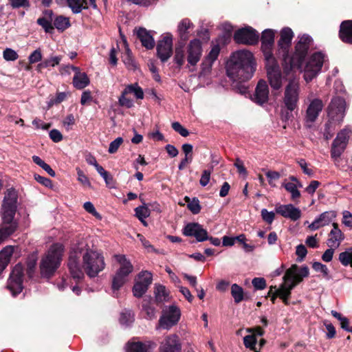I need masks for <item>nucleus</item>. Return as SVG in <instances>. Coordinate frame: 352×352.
Returning <instances> with one entry per match:
<instances>
[{"instance_id": "obj_1", "label": "nucleus", "mask_w": 352, "mask_h": 352, "mask_svg": "<svg viewBox=\"0 0 352 352\" xmlns=\"http://www.w3.org/2000/svg\"><path fill=\"white\" fill-rule=\"evenodd\" d=\"M68 268L72 278L82 280L85 272L90 278H94L105 267L103 255L90 249L87 240L79 241L70 252L68 260Z\"/></svg>"}, {"instance_id": "obj_2", "label": "nucleus", "mask_w": 352, "mask_h": 352, "mask_svg": "<svg viewBox=\"0 0 352 352\" xmlns=\"http://www.w3.org/2000/svg\"><path fill=\"white\" fill-rule=\"evenodd\" d=\"M256 62L253 54L248 50H239L232 54L226 65L228 76L233 80V88L241 94L248 91L245 82L256 71Z\"/></svg>"}, {"instance_id": "obj_3", "label": "nucleus", "mask_w": 352, "mask_h": 352, "mask_svg": "<svg viewBox=\"0 0 352 352\" xmlns=\"http://www.w3.org/2000/svg\"><path fill=\"white\" fill-rule=\"evenodd\" d=\"M308 276L309 268L307 266L298 268L296 265H293L285 272L283 277V282L280 287L278 288H276V286L270 287V292L274 289L275 293V296L272 297V301L278 296L283 299L285 304L287 305L292 290L302 281L303 278Z\"/></svg>"}, {"instance_id": "obj_4", "label": "nucleus", "mask_w": 352, "mask_h": 352, "mask_svg": "<svg viewBox=\"0 0 352 352\" xmlns=\"http://www.w3.org/2000/svg\"><path fill=\"white\" fill-rule=\"evenodd\" d=\"M312 43V38L307 34L300 37L295 46V52L293 55L290 56L288 54V59L285 62L281 63L285 74H289L290 72H296L297 69H301Z\"/></svg>"}, {"instance_id": "obj_5", "label": "nucleus", "mask_w": 352, "mask_h": 352, "mask_svg": "<svg viewBox=\"0 0 352 352\" xmlns=\"http://www.w3.org/2000/svg\"><path fill=\"white\" fill-rule=\"evenodd\" d=\"M63 251L64 246L61 243H56L50 246L40 263L42 277L50 278L54 274L60 265Z\"/></svg>"}, {"instance_id": "obj_6", "label": "nucleus", "mask_w": 352, "mask_h": 352, "mask_svg": "<svg viewBox=\"0 0 352 352\" xmlns=\"http://www.w3.org/2000/svg\"><path fill=\"white\" fill-rule=\"evenodd\" d=\"M286 80L288 84L285 87L283 97V103L289 111H294L298 108L299 101L300 87L298 79L296 78V72H290L285 74Z\"/></svg>"}, {"instance_id": "obj_7", "label": "nucleus", "mask_w": 352, "mask_h": 352, "mask_svg": "<svg viewBox=\"0 0 352 352\" xmlns=\"http://www.w3.org/2000/svg\"><path fill=\"white\" fill-rule=\"evenodd\" d=\"M116 261L120 264V267L113 278L112 289L118 291L129 280V274L133 270V266L124 255L118 254L115 256Z\"/></svg>"}, {"instance_id": "obj_8", "label": "nucleus", "mask_w": 352, "mask_h": 352, "mask_svg": "<svg viewBox=\"0 0 352 352\" xmlns=\"http://www.w3.org/2000/svg\"><path fill=\"white\" fill-rule=\"evenodd\" d=\"M181 318L180 309L175 305L165 306L162 311L158 323L155 327L157 330H170L177 325Z\"/></svg>"}, {"instance_id": "obj_9", "label": "nucleus", "mask_w": 352, "mask_h": 352, "mask_svg": "<svg viewBox=\"0 0 352 352\" xmlns=\"http://www.w3.org/2000/svg\"><path fill=\"white\" fill-rule=\"evenodd\" d=\"M265 67L271 87L273 89L278 90L282 87L283 79L286 80L285 74L283 72L284 76H282L276 58L265 60Z\"/></svg>"}, {"instance_id": "obj_10", "label": "nucleus", "mask_w": 352, "mask_h": 352, "mask_svg": "<svg viewBox=\"0 0 352 352\" xmlns=\"http://www.w3.org/2000/svg\"><path fill=\"white\" fill-rule=\"evenodd\" d=\"M324 63V55L321 52L314 53L307 62L304 69V79L311 82L321 71Z\"/></svg>"}, {"instance_id": "obj_11", "label": "nucleus", "mask_w": 352, "mask_h": 352, "mask_svg": "<svg viewBox=\"0 0 352 352\" xmlns=\"http://www.w3.org/2000/svg\"><path fill=\"white\" fill-rule=\"evenodd\" d=\"M294 37V32L290 28H283L280 32V39L278 41L277 57L281 63L288 59V54L292 45V40Z\"/></svg>"}, {"instance_id": "obj_12", "label": "nucleus", "mask_w": 352, "mask_h": 352, "mask_svg": "<svg viewBox=\"0 0 352 352\" xmlns=\"http://www.w3.org/2000/svg\"><path fill=\"white\" fill-rule=\"evenodd\" d=\"M233 39L238 44L254 45L259 41V34L253 28L248 26L236 30Z\"/></svg>"}, {"instance_id": "obj_13", "label": "nucleus", "mask_w": 352, "mask_h": 352, "mask_svg": "<svg viewBox=\"0 0 352 352\" xmlns=\"http://www.w3.org/2000/svg\"><path fill=\"white\" fill-rule=\"evenodd\" d=\"M351 131L349 129H342L333 141L331 148V156L336 161L338 160L344 151L348 144Z\"/></svg>"}, {"instance_id": "obj_14", "label": "nucleus", "mask_w": 352, "mask_h": 352, "mask_svg": "<svg viewBox=\"0 0 352 352\" xmlns=\"http://www.w3.org/2000/svg\"><path fill=\"white\" fill-rule=\"evenodd\" d=\"M23 267L21 264H16L8 280L7 288L13 296L22 292L23 289Z\"/></svg>"}, {"instance_id": "obj_15", "label": "nucleus", "mask_w": 352, "mask_h": 352, "mask_svg": "<svg viewBox=\"0 0 352 352\" xmlns=\"http://www.w3.org/2000/svg\"><path fill=\"white\" fill-rule=\"evenodd\" d=\"M275 34L276 31L272 29H266L261 34V50L265 60L276 58L272 52L274 46Z\"/></svg>"}, {"instance_id": "obj_16", "label": "nucleus", "mask_w": 352, "mask_h": 352, "mask_svg": "<svg viewBox=\"0 0 352 352\" xmlns=\"http://www.w3.org/2000/svg\"><path fill=\"white\" fill-rule=\"evenodd\" d=\"M346 102L341 97L333 98L328 107V116L333 121L340 122L344 116Z\"/></svg>"}, {"instance_id": "obj_17", "label": "nucleus", "mask_w": 352, "mask_h": 352, "mask_svg": "<svg viewBox=\"0 0 352 352\" xmlns=\"http://www.w3.org/2000/svg\"><path fill=\"white\" fill-rule=\"evenodd\" d=\"M173 54V36L170 34L164 36L157 45V55L162 63L166 62Z\"/></svg>"}, {"instance_id": "obj_18", "label": "nucleus", "mask_w": 352, "mask_h": 352, "mask_svg": "<svg viewBox=\"0 0 352 352\" xmlns=\"http://www.w3.org/2000/svg\"><path fill=\"white\" fill-rule=\"evenodd\" d=\"M186 49L188 64L192 66L196 65L202 55L201 42L199 39L195 38L190 41Z\"/></svg>"}, {"instance_id": "obj_19", "label": "nucleus", "mask_w": 352, "mask_h": 352, "mask_svg": "<svg viewBox=\"0 0 352 352\" xmlns=\"http://www.w3.org/2000/svg\"><path fill=\"white\" fill-rule=\"evenodd\" d=\"M275 212L290 220H298L301 217V210L292 204L276 205Z\"/></svg>"}, {"instance_id": "obj_20", "label": "nucleus", "mask_w": 352, "mask_h": 352, "mask_svg": "<svg viewBox=\"0 0 352 352\" xmlns=\"http://www.w3.org/2000/svg\"><path fill=\"white\" fill-rule=\"evenodd\" d=\"M269 87L267 82L263 79L260 80L255 88V91L252 100L258 104L262 105L268 101Z\"/></svg>"}, {"instance_id": "obj_21", "label": "nucleus", "mask_w": 352, "mask_h": 352, "mask_svg": "<svg viewBox=\"0 0 352 352\" xmlns=\"http://www.w3.org/2000/svg\"><path fill=\"white\" fill-rule=\"evenodd\" d=\"M183 233L186 236H195L198 241L208 240V232L197 223H188L184 228Z\"/></svg>"}, {"instance_id": "obj_22", "label": "nucleus", "mask_w": 352, "mask_h": 352, "mask_svg": "<svg viewBox=\"0 0 352 352\" xmlns=\"http://www.w3.org/2000/svg\"><path fill=\"white\" fill-rule=\"evenodd\" d=\"M160 352H180L181 344L176 334H170L164 338L160 346Z\"/></svg>"}, {"instance_id": "obj_23", "label": "nucleus", "mask_w": 352, "mask_h": 352, "mask_svg": "<svg viewBox=\"0 0 352 352\" xmlns=\"http://www.w3.org/2000/svg\"><path fill=\"white\" fill-rule=\"evenodd\" d=\"M323 106V102L320 99H314L306 111V122L310 123L315 122L319 113L322 111Z\"/></svg>"}, {"instance_id": "obj_24", "label": "nucleus", "mask_w": 352, "mask_h": 352, "mask_svg": "<svg viewBox=\"0 0 352 352\" xmlns=\"http://www.w3.org/2000/svg\"><path fill=\"white\" fill-rule=\"evenodd\" d=\"M156 344L153 342L146 341L145 342H129L126 346V352H152Z\"/></svg>"}, {"instance_id": "obj_25", "label": "nucleus", "mask_w": 352, "mask_h": 352, "mask_svg": "<svg viewBox=\"0 0 352 352\" xmlns=\"http://www.w3.org/2000/svg\"><path fill=\"white\" fill-rule=\"evenodd\" d=\"M338 36L343 43L352 44V20H345L340 23Z\"/></svg>"}, {"instance_id": "obj_26", "label": "nucleus", "mask_w": 352, "mask_h": 352, "mask_svg": "<svg viewBox=\"0 0 352 352\" xmlns=\"http://www.w3.org/2000/svg\"><path fill=\"white\" fill-rule=\"evenodd\" d=\"M137 37L142 43V46L148 50H151L155 46V41L150 32L144 28H139L137 30Z\"/></svg>"}, {"instance_id": "obj_27", "label": "nucleus", "mask_w": 352, "mask_h": 352, "mask_svg": "<svg viewBox=\"0 0 352 352\" xmlns=\"http://www.w3.org/2000/svg\"><path fill=\"white\" fill-rule=\"evenodd\" d=\"M193 27L192 23L187 18L182 19L178 25L177 30L181 41L179 43H185L189 38L188 30Z\"/></svg>"}, {"instance_id": "obj_28", "label": "nucleus", "mask_w": 352, "mask_h": 352, "mask_svg": "<svg viewBox=\"0 0 352 352\" xmlns=\"http://www.w3.org/2000/svg\"><path fill=\"white\" fill-rule=\"evenodd\" d=\"M333 228L330 232L327 244L330 248H337L343 240L344 236L341 230L338 228L337 223H333Z\"/></svg>"}, {"instance_id": "obj_29", "label": "nucleus", "mask_w": 352, "mask_h": 352, "mask_svg": "<svg viewBox=\"0 0 352 352\" xmlns=\"http://www.w3.org/2000/svg\"><path fill=\"white\" fill-rule=\"evenodd\" d=\"M16 208V204L3 203L1 209L2 220H14Z\"/></svg>"}, {"instance_id": "obj_30", "label": "nucleus", "mask_w": 352, "mask_h": 352, "mask_svg": "<svg viewBox=\"0 0 352 352\" xmlns=\"http://www.w3.org/2000/svg\"><path fill=\"white\" fill-rule=\"evenodd\" d=\"M16 228V221H5L0 226V244L10 234H12Z\"/></svg>"}, {"instance_id": "obj_31", "label": "nucleus", "mask_w": 352, "mask_h": 352, "mask_svg": "<svg viewBox=\"0 0 352 352\" xmlns=\"http://www.w3.org/2000/svg\"><path fill=\"white\" fill-rule=\"evenodd\" d=\"M73 85L77 89H82L90 83L89 78L85 72L79 73L73 77Z\"/></svg>"}, {"instance_id": "obj_32", "label": "nucleus", "mask_w": 352, "mask_h": 352, "mask_svg": "<svg viewBox=\"0 0 352 352\" xmlns=\"http://www.w3.org/2000/svg\"><path fill=\"white\" fill-rule=\"evenodd\" d=\"M220 53V46L217 44L212 46L208 56L206 57L205 60L202 63L203 67L206 65H208L209 68H211L212 63L217 59Z\"/></svg>"}, {"instance_id": "obj_33", "label": "nucleus", "mask_w": 352, "mask_h": 352, "mask_svg": "<svg viewBox=\"0 0 352 352\" xmlns=\"http://www.w3.org/2000/svg\"><path fill=\"white\" fill-rule=\"evenodd\" d=\"M142 311L145 314V318L148 320L155 318V309L151 306V299L144 298L142 301Z\"/></svg>"}, {"instance_id": "obj_34", "label": "nucleus", "mask_w": 352, "mask_h": 352, "mask_svg": "<svg viewBox=\"0 0 352 352\" xmlns=\"http://www.w3.org/2000/svg\"><path fill=\"white\" fill-rule=\"evenodd\" d=\"M185 43H179L176 46L175 49V56H174V61L177 65L179 68H181V67L184 63V59H185V52H184V47Z\"/></svg>"}, {"instance_id": "obj_35", "label": "nucleus", "mask_w": 352, "mask_h": 352, "mask_svg": "<svg viewBox=\"0 0 352 352\" xmlns=\"http://www.w3.org/2000/svg\"><path fill=\"white\" fill-rule=\"evenodd\" d=\"M67 3L74 14H78L82 9L88 8L87 0H67Z\"/></svg>"}, {"instance_id": "obj_36", "label": "nucleus", "mask_w": 352, "mask_h": 352, "mask_svg": "<svg viewBox=\"0 0 352 352\" xmlns=\"http://www.w3.org/2000/svg\"><path fill=\"white\" fill-rule=\"evenodd\" d=\"M54 21V28H56L58 31L63 32L67 29L70 25L69 19L63 15L57 16Z\"/></svg>"}, {"instance_id": "obj_37", "label": "nucleus", "mask_w": 352, "mask_h": 352, "mask_svg": "<svg viewBox=\"0 0 352 352\" xmlns=\"http://www.w3.org/2000/svg\"><path fill=\"white\" fill-rule=\"evenodd\" d=\"M155 297L157 302H166L168 300L169 294L165 286L162 285H155Z\"/></svg>"}, {"instance_id": "obj_38", "label": "nucleus", "mask_w": 352, "mask_h": 352, "mask_svg": "<svg viewBox=\"0 0 352 352\" xmlns=\"http://www.w3.org/2000/svg\"><path fill=\"white\" fill-rule=\"evenodd\" d=\"M282 186L285 188V189L291 193V199L293 201H297V200L300 197V192L298 190L297 184L293 182H287L283 183Z\"/></svg>"}, {"instance_id": "obj_39", "label": "nucleus", "mask_w": 352, "mask_h": 352, "mask_svg": "<svg viewBox=\"0 0 352 352\" xmlns=\"http://www.w3.org/2000/svg\"><path fill=\"white\" fill-rule=\"evenodd\" d=\"M122 61L128 69H136L137 65L133 57L132 52L129 48L126 49V51L124 52V55L122 56Z\"/></svg>"}, {"instance_id": "obj_40", "label": "nucleus", "mask_w": 352, "mask_h": 352, "mask_svg": "<svg viewBox=\"0 0 352 352\" xmlns=\"http://www.w3.org/2000/svg\"><path fill=\"white\" fill-rule=\"evenodd\" d=\"M340 262L344 266L351 265L352 267V247L346 249L339 254Z\"/></svg>"}, {"instance_id": "obj_41", "label": "nucleus", "mask_w": 352, "mask_h": 352, "mask_svg": "<svg viewBox=\"0 0 352 352\" xmlns=\"http://www.w3.org/2000/svg\"><path fill=\"white\" fill-rule=\"evenodd\" d=\"M231 294L236 303H239L243 300V289L237 284H233L231 286Z\"/></svg>"}, {"instance_id": "obj_42", "label": "nucleus", "mask_w": 352, "mask_h": 352, "mask_svg": "<svg viewBox=\"0 0 352 352\" xmlns=\"http://www.w3.org/2000/svg\"><path fill=\"white\" fill-rule=\"evenodd\" d=\"M184 200L187 204L188 208L193 214H198L200 212L201 207L199 205V201L197 198L194 197L192 199H190V197H185Z\"/></svg>"}, {"instance_id": "obj_43", "label": "nucleus", "mask_w": 352, "mask_h": 352, "mask_svg": "<svg viewBox=\"0 0 352 352\" xmlns=\"http://www.w3.org/2000/svg\"><path fill=\"white\" fill-rule=\"evenodd\" d=\"M14 252V247L8 245L0 252V260L8 265Z\"/></svg>"}, {"instance_id": "obj_44", "label": "nucleus", "mask_w": 352, "mask_h": 352, "mask_svg": "<svg viewBox=\"0 0 352 352\" xmlns=\"http://www.w3.org/2000/svg\"><path fill=\"white\" fill-rule=\"evenodd\" d=\"M53 20L47 19V17H39L36 23L41 25L47 33H52L54 30V26L52 23Z\"/></svg>"}, {"instance_id": "obj_45", "label": "nucleus", "mask_w": 352, "mask_h": 352, "mask_svg": "<svg viewBox=\"0 0 352 352\" xmlns=\"http://www.w3.org/2000/svg\"><path fill=\"white\" fill-rule=\"evenodd\" d=\"M135 85H138L137 84ZM129 93H134L135 97L138 99L144 98V91L139 86L135 87L134 85H128L124 90V94H127Z\"/></svg>"}, {"instance_id": "obj_46", "label": "nucleus", "mask_w": 352, "mask_h": 352, "mask_svg": "<svg viewBox=\"0 0 352 352\" xmlns=\"http://www.w3.org/2000/svg\"><path fill=\"white\" fill-rule=\"evenodd\" d=\"M312 268L317 272H320L323 277L327 280L331 278L329 275V270L327 265L320 263V262H314L312 264Z\"/></svg>"}, {"instance_id": "obj_47", "label": "nucleus", "mask_w": 352, "mask_h": 352, "mask_svg": "<svg viewBox=\"0 0 352 352\" xmlns=\"http://www.w3.org/2000/svg\"><path fill=\"white\" fill-rule=\"evenodd\" d=\"M18 194L16 190L13 188L7 190L3 203L17 204Z\"/></svg>"}, {"instance_id": "obj_48", "label": "nucleus", "mask_w": 352, "mask_h": 352, "mask_svg": "<svg viewBox=\"0 0 352 352\" xmlns=\"http://www.w3.org/2000/svg\"><path fill=\"white\" fill-rule=\"evenodd\" d=\"M243 343L246 348L254 351V352H258L256 349V338L255 335H248L243 338Z\"/></svg>"}, {"instance_id": "obj_49", "label": "nucleus", "mask_w": 352, "mask_h": 352, "mask_svg": "<svg viewBox=\"0 0 352 352\" xmlns=\"http://www.w3.org/2000/svg\"><path fill=\"white\" fill-rule=\"evenodd\" d=\"M135 215L139 220H144V219L150 216L151 208L147 207L146 204L137 207L135 209Z\"/></svg>"}, {"instance_id": "obj_50", "label": "nucleus", "mask_w": 352, "mask_h": 352, "mask_svg": "<svg viewBox=\"0 0 352 352\" xmlns=\"http://www.w3.org/2000/svg\"><path fill=\"white\" fill-rule=\"evenodd\" d=\"M153 280L152 274L148 271H142L138 274V278L137 282H139L142 284L146 285V286L149 287L151 284Z\"/></svg>"}, {"instance_id": "obj_51", "label": "nucleus", "mask_w": 352, "mask_h": 352, "mask_svg": "<svg viewBox=\"0 0 352 352\" xmlns=\"http://www.w3.org/2000/svg\"><path fill=\"white\" fill-rule=\"evenodd\" d=\"M134 320V316L131 311H124L121 313L120 318V322L122 325L128 326L131 324Z\"/></svg>"}, {"instance_id": "obj_52", "label": "nucleus", "mask_w": 352, "mask_h": 352, "mask_svg": "<svg viewBox=\"0 0 352 352\" xmlns=\"http://www.w3.org/2000/svg\"><path fill=\"white\" fill-rule=\"evenodd\" d=\"M148 287L146 285L136 282L133 287V293L135 297L140 298L147 291Z\"/></svg>"}, {"instance_id": "obj_53", "label": "nucleus", "mask_w": 352, "mask_h": 352, "mask_svg": "<svg viewBox=\"0 0 352 352\" xmlns=\"http://www.w3.org/2000/svg\"><path fill=\"white\" fill-rule=\"evenodd\" d=\"M36 265V258L34 255H32L28 258L27 262V273L31 278L32 277Z\"/></svg>"}, {"instance_id": "obj_54", "label": "nucleus", "mask_w": 352, "mask_h": 352, "mask_svg": "<svg viewBox=\"0 0 352 352\" xmlns=\"http://www.w3.org/2000/svg\"><path fill=\"white\" fill-rule=\"evenodd\" d=\"M334 133V129L333 127V122L331 120H328L324 124V138L326 140H330Z\"/></svg>"}, {"instance_id": "obj_55", "label": "nucleus", "mask_w": 352, "mask_h": 352, "mask_svg": "<svg viewBox=\"0 0 352 352\" xmlns=\"http://www.w3.org/2000/svg\"><path fill=\"white\" fill-rule=\"evenodd\" d=\"M42 53L41 49H36L33 51L28 57L30 64L36 63L42 60Z\"/></svg>"}, {"instance_id": "obj_56", "label": "nucleus", "mask_w": 352, "mask_h": 352, "mask_svg": "<svg viewBox=\"0 0 352 352\" xmlns=\"http://www.w3.org/2000/svg\"><path fill=\"white\" fill-rule=\"evenodd\" d=\"M123 141V138L121 137H118L112 141L109 144L108 152L111 154L116 153Z\"/></svg>"}, {"instance_id": "obj_57", "label": "nucleus", "mask_w": 352, "mask_h": 352, "mask_svg": "<svg viewBox=\"0 0 352 352\" xmlns=\"http://www.w3.org/2000/svg\"><path fill=\"white\" fill-rule=\"evenodd\" d=\"M3 58L8 61H13L18 58V54L10 48H6L3 53Z\"/></svg>"}, {"instance_id": "obj_58", "label": "nucleus", "mask_w": 352, "mask_h": 352, "mask_svg": "<svg viewBox=\"0 0 352 352\" xmlns=\"http://www.w3.org/2000/svg\"><path fill=\"white\" fill-rule=\"evenodd\" d=\"M172 128L183 137H187L189 135L188 131L178 122H173Z\"/></svg>"}, {"instance_id": "obj_59", "label": "nucleus", "mask_w": 352, "mask_h": 352, "mask_svg": "<svg viewBox=\"0 0 352 352\" xmlns=\"http://www.w3.org/2000/svg\"><path fill=\"white\" fill-rule=\"evenodd\" d=\"M34 177L37 182L40 183L43 186L48 188L52 187V182L50 179L41 176L38 174H34Z\"/></svg>"}, {"instance_id": "obj_60", "label": "nucleus", "mask_w": 352, "mask_h": 352, "mask_svg": "<svg viewBox=\"0 0 352 352\" xmlns=\"http://www.w3.org/2000/svg\"><path fill=\"white\" fill-rule=\"evenodd\" d=\"M212 171V168L211 170H204L202 172V175L201 176V179L199 180L200 185L201 186H206L210 182V175Z\"/></svg>"}, {"instance_id": "obj_61", "label": "nucleus", "mask_w": 352, "mask_h": 352, "mask_svg": "<svg viewBox=\"0 0 352 352\" xmlns=\"http://www.w3.org/2000/svg\"><path fill=\"white\" fill-rule=\"evenodd\" d=\"M13 8H29V0H8Z\"/></svg>"}, {"instance_id": "obj_62", "label": "nucleus", "mask_w": 352, "mask_h": 352, "mask_svg": "<svg viewBox=\"0 0 352 352\" xmlns=\"http://www.w3.org/2000/svg\"><path fill=\"white\" fill-rule=\"evenodd\" d=\"M85 210L92 214L96 219H101L100 214L96 210L94 206L90 201L85 202L83 206Z\"/></svg>"}, {"instance_id": "obj_63", "label": "nucleus", "mask_w": 352, "mask_h": 352, "mask_svg": "<svg viewBox=\"0 0 352 352\" xmlns=\"http://www.w3.org/2000/svg\"><path fill=\"white\" fill-rule=\"evenodd\" d=\"M50 67H54L51 58L45 59L43 61H41L40 63H38L36 66V70L38 73H41L42 70L43 69H45V68H47Z\"/></svg>"}, {"instance_id": "obj_64", "label": "nucleus", "mask_w": 352, "mask_h": 352, "mask_svg": "<svg viewBox=\"0 0 352 352\" xmlns=\"http://www.w3.org/2000/svg\"><path fill=\"white\" fill-rule=\"evenodd\" d=\"M75 118L73 114H69L65 117L63 123L67 131L72 129V126L75 124Z\"/></svg>"}]
</instances>
